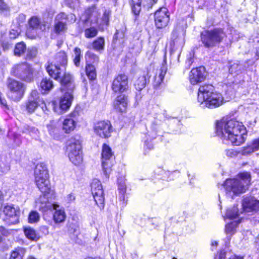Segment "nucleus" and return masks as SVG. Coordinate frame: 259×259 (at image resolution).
<instances>
[{
	"mask_svg": "<svg viewBox=\"0 0 259 259\" xmlns=\"http://www.w3.org/2000/svg\"><path fill=\"white\" fill-rule=\"evenodd\" d=\"M216 134L225 144L230 142L235 146L243 143L246 138L245 127L241 122L234 119H222L216 124Z\"/></svg>",
	"mask_w": 259,
	"mask_h": 259,
	"instance_id": "nucleus-1",
	"label": "nucleus"
},
{
	"mask_svg": "<svg viewBox=\"0 0 259 259\" xmlns=\"http://www.w3.org/2000/svg\"><path fill=\"white\" fill-rule=\"evenodd\" d=\"M250 180V175L247 172L239 174L236 179H227L224 183L227 195L232 197V194L244 193L248 189Z\"/></svg>",
	"mask_w": 259,
	"mask_h": 259,
	"instance_id": "nucleus-2",
	"label": "nucleus"
},
{
	"mask_svg": "<svg viewBox=\"0 0 259 259\" xmlns=\"http://www.w3.org/2000/svg\"><path fill=\"white\" fill-rule=\"evenodd\" d=\"M87 19L93 24H96L99 29L103 31L109 25V19L111 11L109 9H105L101 15L95 6L89 8L85 11Z\"/></svg>",
	"mask_w": 259,
	"mask_h": 259,
	"instance_id": "nucleus-3",
	"label": "nucleus"
},
{
	"mask_svg": "<svg viewBox=\"0 0 259 259\" xmlns=\"http://www.w3.org/2000/svg\"><path fill=\"white\" fill-rule=\"evenodd\" d=\"M67 56L64 52L58 53L55 57L54 62L48 63L46 70L49 74L54 79L58 80L60 78L62 72L65 70L67 64Z\"/></svg>",
	"mask_w": 259,
	"mask_h": 259,
	"instance_id": "nucleus-4",
	"label": "nucleus"
},
{
	"mask_svg": "<svg viewBox=\"0 0 259 259\" xmlns=\"http://www.w3.org/2000/svg\"><path fill=\"white\" fill-rule=\"evenodd\" d=\"M35 184L41 193H47L51 189L49 180V174L46 165L44 163L37 164L34 170Z\"/></svg>",
	"mask_w": 259,
	"mask_h": 259,
	"instance_id": "nucleus-5",
	"label": "nucleus"
},
{
	"mask_svg": "<svg viewBox=\"0 0 259 259\" xmlns=\"http://www.w3.org/2000/svg\"><path fill=\"white\" fill-rule=\"evenodd\" d=\"M66 152L71 162L80 164L83 160L80 142L76 137H71L67 142Z\"/></svg>",
	"mask_w": 259,
	"mask_h": 259,
	"instance_id": "nucleus-6",
	"label": "nucleus"
},
{
	"mask_svg": "<svg viewBox=\"0 0 259 259\" xmlns=\"http://www.w3.org/2000/svg\"><path fill=\"white\" fill-rule=\"evenodd\" d=\"M226 37V33L221 28L205 30L201 33L202 42L206 48L214 47L222 42Z\"/></svg>",
	"mask_w": 259,
	"mask_h": 259,
	"instance_id": "nucleus-7",
	"label": "nucleus"
},
{
	"mask_svg": "<svg viewBox=\"0 0 259 259\" xmlns=\"http://www.w3.org/2000/svg\"><path fill=\"white\" fill-rule=\"evenodd\" d=\"M11 73L24 81L30 82L33 79V71L31 66L27 63H23L14 66Z\"/></svg>",
	"mask_w": 259,
	"mask_h": 259,
	"instance_id": "nucleus-8",
	"label": "nucleus"
},
{
	"mask_svg": "<svg viewBox=\"0 0 259 259\" xmlns=\"http://www.w3.org/2000/svg\"><path fill=\"white\" fill-rule=\"evenodd\" d=\"M113 153L111 148L107 144L102 146V165L103 172L107 178L111 170L113 164Z\"/></svg>",
	"mask_w": 259,
	"mask_h": 259,
	"instance_id": "nucleus-9",
	"label": "nucleus"
},
{
	"mask_svg": "<svg viewBox=\"0 0 259 259\" xmlns=\"http://www.w3.org/2000/svg\"><path fill=\"white\" fill-rule=\"evenodd\" d=\"M7 84L10 91L9 98L14 101H19L22 98L25 91L23 84L10 78L8 79Z\"/></svg>",
	"mask_w": 259,
	"mask_h": 259,
	"instance_id": "nucleus-10",
	"label": "nucleus"
},
{
	"mask_svg": "<svg viewBox=\"0 0 259 259\" xmlns=\"http://www.w3.org/2000/svg\"><path fill=\"white\" fill-rule=\"evenodd\" d=\"M73 99L72 93L65 92V94L60 99L59 108L57 107V103L56 101L52 102L54 111L58 114H62L70 107Z\"/></svg>",
	"mask_w": 259,
	"mask_h": 259,
	"instance_id": "nucleus-11",
	"label": "nucleus"
},
{
	"mask_svg": "<svg viewBox=\"0 0 259 259\" xmlns=\"http://www.w3.org/2000/svg\"><path fill=\"white\" fill-rule=\"evenodd\" d=\"M91 191L97 205L101 209L104 207V197L101 182L97 179L93 181L91 184Z\"/></svg>",
	"mask_w": 259,
	"mask_h": 259,
	"instance_id": "nucleus-12",
	"label": "nucleus"
},
{
	"mask_svg": "<svg viewBox=\"0 0 259 259\" xmlns=\"http://www.w3.org/2000/svg\"><path fill=\"white\" fill-rule=\"evenodd\" d=\"M94 130L95 134L102 138H108L111 136L112 127L109 121L102 120L95 123Z\"/></svg>",
	"mask_w": 259,
	"mask_h": 259,
	"instance_id": "nucleus-13",
	"label": "nucleus"
},
{
	"mask_svg": "<svg viewBox=\"0 0 259 259\" xmlns=\"http://www.w3.org/2000/svg\"><path fill=\"white\" fill-rule=\"evenodd\" d=\"M57 80L61 83L60 90L63 92H69L73 93L75 89V84L73 76L69 73H66L65 70L62 72L60 78Z\"/></svg>",
	"mask_w": 259,
	"mask_h": 259,
	"instance_id": "nucleus-14",
	"label": "nucleus"
},
{
	"mask_svg": "<svg viewBox=\"0 0 259 259\" xmlns=\"http://www.w3.org/2000/svg\"><path fill=\"white\" fill-rule=\"evenodd\" d=\"M155 25L158 28H162L167 26L169 18L168 11L165 7L160 8L154 15Z\"/></svg>",
	"mask_w": 259,
	"mask_h": 259,
	"instance_id": "nucleus-15",
	"label": "nucleus"
},
{
	"mask_svg": "<svg viewBox=\"0 0 259 259\" xmlns=\"http://www.w3.org/2000/svg\"><path fill=\"white\" fill-rule=\"evenodd\" d=\"M128 78L125 74H119L114 78L112 89L115 93H123L128 89Z\"/></svg>",
	"mask_w": 259,
	"mask_h": 259,
	"instance_id": "nucleus-16",
	"label": "nucleus"
},
{
	"mask_svg": "<svg viewBox=\"0 0 259 259\" xmlns=\"http://www.w3.org/2000/svg\"><path fill=\"white\" fill-rule=\"evenodd\" d=\"M217 92L215 91L214 87L209 84H204L199 87L198 92V102L200 105L203 103L213 94Z\"/></svg>",
	"mask_w": 259,
	"mask_h": 259,
	"instance_id": "nucleus-17",
	"label": "nucleus"
},
{
	"mask_svg": "<svg viewBox=\"0 0 259 259\" xmlns=\"http://www.w3.org/2000/svg\"><path fill=\"white\" fill-rule=\"evenodd\" d=\"M206 76L205 69L203 66H200L191 70L189 74L190 83L195 85L204 80Z\"/></svg>",
	"mask_w": 259,
	"mask_h": 259,
	"instance_id": "nucleus-18",
	"label": "nucleus"
},
{
	"mask_svg": "<svg viewBox=\"0 0 259 259\" xmlns=\"http://www.w3.org/2000/svg\"><path fill=\"white\" fill-rule=\"evenodd\" d=\"M3 213L11 224H16L19 222V209L13 205H7L3 209Z\"/></svg>",
	"mask_w": 259,
	"mask_h": 259,
	"instance_id": "nucleus-19",
	"label": "nucleus"
},
{
	"mask_svg": "<svg viewBox=\"0 0 259 259\" xmlns=\"http://www.w3.org/2000/svg\"><path fill=\"white\" fill-rule=\"evenodd\" d=\"M242 209L246 212L256 211L259 210V200L253 197H244L242 203Z\"/></svg>",
	"mask_w": 259,
	"mask_h": 259,
	"instance_id": "nucleus-20",
	"label": "nucleus"
},
{
	"mask_svg": "<svg viewBox=\"0 0 259 259\" xmlns=\"http://www.w3.org/2000/svg\"><path fill=\"white\" fill-rule=\"evenodd\" d=\"M51 189L47 193H42L40 197L36 200V206L42 211H47L52 208L55 204H52L49 202V195L51 192Z\"/></svg>",
	"mask_w": 259,
	"mask_h": 259,
	"instance_id": "nucleus-21",
	"label": "nucleus"
},
{
	"mask_svg": "<svg viewBox=\"0 0 259 259\" xmlns=\"http://www.w3.org/2000/svg\"><path fill=\"white\" fill-rule=\"evenodd\" d=\"M68 17L64 13L58 14L55 20L54 29L56 33L65 32L67 29L66 23Z\"/></svg>",
	"mask_w": 259,
	"mask_h": 259,
	"instance_id": "nucleus-22",
	"label": "nucleus"
},
{
	"mask_svg": "<svg viewBox=\"0 0 259 259\" xmlns=\"http://www.w3.org/2000/svg\"><path fill=\"white\" fill-rule=\"evenodd\" d=\"M224 103V98L222 95L217 92L215 94H212L211 97L209 98L202 105V107H206L210 109L217 108Z\"/></svg>",
	"mask_w": 259,
	"mask_h": 259,
	"instance_id": "nucleus-23",
	"label": "nucleus"
},
{
	"mask_svg": "<svg viewBox=\"0 0 259 259\" xmlns=\"http://www.w3.org/2000/svg\"><path fill=\"white\" fill-rule=\"evenodd\" d=\"M128 104V100L126 96L121 94L117 97L114 102L113 106L114 109L119 112H124L126 111Z\"/></svg>",
	"mask_w": 259,
	"mask_h": 259,
	"instance_id": "nucleus-24",
	"label": "nucleus"
},
{
	"mask_svg": "<svg viewBox=\"0 0 259 259\" xmlns=\"http://www.w3.org/2000/svg\"><path fill=\"white\" fill-rule=\"evenodd\" d=\"M167 71V68L165 65H162L160 69H157L153 76V87L157 88L162 83L164 76Z\"/></svg>",
	"mask_w": 259,
	"mask_h": 259,
	"instance_id": "nucleus-25",
	"label": "nucleus"
},
{
	"mask_svg": "<svg viewBox=\"0 0 259 259\" xmlns=\"http://www.w3.org/2000/svg\"><path fill=\"white\" fill-rule=\"evenodd\" d=\"M55 212L53 214V219L56 223H61L65 221L66 214L64 209L57 204H55L52 207Z\"/></svg>",
	"mask_w": 259,
	"mask_h": 259,
	"instance_id": "nucleus-26",
	"label": "nucleus"
},
{
	"mask_svg": "<svg viewBox=\"0 0 259 259\" xmlns=\"http://www.w3.org/2000/svg\"><path fill=\"white\" fill-rule=\"evenodd\" d=\"M77 113L74 112L70 114L69 117L66 118L63 123V129L67 133H69L73 131L75 127V121L71 117H75Z\"/></svg>",
	"mask_w": 259,
	"mask_h": 259,
	"instance_id": "nucleus-27",
	"label": "nucleus"
},
{
	"mask_svg": "<svg viewBox=\"0 0 259 259\" xmlns=\"http://www.w3.org/2000/svg\"><path fill=\"white\" fill-rule=\"evenodd\" d=\"M40 88L43 93H46L51 90H52L54 87L53 81L49 78L47 77L44 78L40 83Z\"/></svg>",
	"mask_w": 259,
	"mask_h": 259,
	"instance_id": "nucleus-28",
	"label": "nucleus"
},
{
	"mask_svg": "<svg viewBox=\"0 0 259 259\" xmlns=\"http://www.w3.org/2000/svg\"><path fill=\"white\" fill-rule=\"evenodd\" d=\"M229 72L231 74H239L241 72L243 69V65L238 61L231 62L229 63Z\"/></svg>",
	"mask_w": 259,
	"mask_h": 259,
	"instance_id": "nucleus-29",
	"label": "nucleus"
},
{
	"mask_svg": "<svg viewBox=\"0 0 259 259\" xmlns=\"http://www.w3.org/2000/svg\"><path fill=\"white\" fill-rule=\"evenodd\" d=\"M24 233L26 237L31 240L36 241L39 238V235L36 233L35 231L30 227L25 228Z\"/></svg>",
	"mask_w": 259,
	"mask_h": 259,
	"instance_id": "nucleus-30",
	"label": "nucleus"
},
{
	"mask_svg": "<svg viewBox=\"0 0 259 259\" xmlns=\"http://www.w3.org/2000/svg\"><path fill=\"white\" fill-rule=\"evenodd\" d=\"M105 40L103 37H99L95 40L92 44L93 48L97 51H100L104 49Z\"/></svg>",
	"mask_w": 259,
	"mask_h": 259,
	"instance_id": "nucleus-31",
	"label": "nucleus"
},
{
	"mask_svg": "<svg viewBox=\"0 0 259 259\" xmlns=\"http://www.w3.org/2000/svg\"><path fill=\"white\" fill-rule=\"evenodd\" d=\"M237 224L236 222H232L226 226L225 231L227 234V239L229 241L231 239V236L235 232Z\"/></svg>",
	"mask_w": 259,
	"mask_h": 259,
	"instance_id": "nucleus-32",
	"label": "nucleus"
},
{
	"mask_svg": "<svg viewBox=\"0 0 259 259\" xmlns=\"http://www.w3.org/2000/svg\"><path fill=\"white\" fill-rule=\"evenodd\" d=\"M85 70L87 75L90 80H94L96 78V72L94 65L87 64Z\"/></svg>",
	"mask_w": 259,
	"mask_h": 259,
	"instance_id": "nucleus-33",
	"label": "nucleus"
},
{
	"mask_svg": "<svg viewBox=\"0 0 259 259\" xmlns=\"http://www.w3.org/2000/svg\"><path fill=\"white\" fill-rule=\"evenodd\" d=\"M26 49V45L23 42L17 43L14 49V55L17 56H21L24 54Z\"/></svg>",
	"mask_w": 259,
	"mask_h": 259,
	"instance_id": "nucleus-34",
	"label": "nucleus"
},
{
	"mask_svg": "<svg viewBox=\"0 0 259 259\" xmlns=\"http://www.w3.org/2000/svg\"><path fill=\"white\" fill-rule=\"evenodd\" d=\"M25 252L24 248L19 247L11 253L10 259H22Z\"/></svg>",
	"mask_w": 259,
	"mask_h": 259,
	"instance_id": "nucleus-35",
	"label": "nucleus"
},
{
	"mask_svg": "<svg viewBox=\"0 0 259 259\" xmlns=\"http://www.w3.org/2000/svg\"><path fill=\"white\" fill-rule=\"evenodd\" d=\"M40 102L28 100L26 103V108L28 112H33L39 105Z\"/></svg>",
	"mask_w": 259,
	"mask_h": 259,
	"instance_id": "nucleus-36",
	"label": "nucleus"
},
{
	"mask_svg": "<svg viewBox=\"0 0 259 259\" xmlns=\"http://www.w3.org/2000/svg\"><path fill=\"white\" fill-rule=\"evenodd\" d=\"M238 215L239 211L238 208L235 206L232 208L228 209L226 212V216L231 219H235Z\"/></svg>",
	"mask_w": 259,
	"mask_h": 259,
	"instance_id": "nucleus-37",
	"label": "nucleus"
},
{
	"mask_svg": "<svg viewBox=\"0 0 259 259\" xmlns=\"http://www.w3.org/2000/svg\"><path fill=\"white\" fill-rule=\"evenodd\" d=\"M74 54L73 62L75 65L78 67L79 66L80 58L81 57V50L78 48H75L74 50Z\"/></svg>",
	"mask_w": 259,
	"mask_h": 259,
	"instance_id": "nucleus-38",
	"label": "nucleus"
},
{
	"mask_svg": "<svg viewBox=\"0 0 259 259\" xmlns=\"http://www.w3.org/2000/svg\"><path fill=\"white\" fill-rule=\"evenodd\" d=\"M85 58L87 62H90L91 63H95L98 62L99 61L98 57L90 51H88L86 53L85 55Z\"/></svg>",
	"mask_w": 259,
	"mask_h": 259,
	"instance_id": "nucleus-39",
	"label": "nucleus"
},
{
	"mask_svg": "<svg viewBox=\"0 0 259 259\" xmlns=\"http://www.w3.org/2000/svg\"><path fill=\"white\" fill-rule=\"evenodd\" d=\"M97 29L93 27L85 29L84 30V35L87 38L94 37L97 35Z\"/></svg>",
	"mask_w": 259,
	"mask_h": 259,
	"instance_id": "nucleus-40",
	"label": "nucleus"
},
{
	"mask_svg": "<svg viewBox=\"0 0 259 259\" xmlns=\"http://www.w3.org/2000/svg\"><path fill=\"white\" fill-rule=\"evenodd\" d=\"M146 78L143 76L139 78L136 82L135 85L137 90L141 91L145 87Z\"/></svg>",
	"mask_w": 259,
	"mask_h": 259,
	"instance_id": "nucleus-41",
	"label": "nucleus"
},
{
	"mask_svg": "<svg viewBox=\"0 0 259 259\" xmlns=\"http://www.w3.org/2000/svg\"><path fill=\"white\" fill-rule=\"evenodd\" d=\"M40 219L39 213L36 211H32L30 212L28 217V222L30 223H35L37 222Z\"/></svg>",
	"mask_w": 259,
	"mask_h": 259,
	"instance_id": "nucleus-42",
	"label": "nucleus"
},
{
	"mask_svg": "<svg viewBox=\"0 0 259 259\" xmlns=\"http://www.w3.org/2000/svg\"><path fill=\"white\" fill-rule=\"evenodd\" d=\"M47 128L51 136H54L56 134H57L58 130L55 121H51L50 123L47 125Z\"/></svg>",
	"mask_w": 259,
	"mask_h": 259,
	"instance_id": "nucleus-43",
	"label": "nucleus"
},
{
	"mask_svg": "<svg viewBox=\"0 0 259 259\" xmlns=\"http://www.w3.org/2000/svg\"><path fill=\"white\" fill-rule=\"evenodd\" d=\"M21 29L19 27H17L16 29L12 28L9 32V37L10 39L16 38L20 33Z\"/></svg>",
	"mask_w": 259,
	"mask_h": 259,
	"instance_id": "nucleus-44",
	"label": "nucleus"
},
{
	"mask_svg": "<svg viewBox=\"0 0 259 259\" xmlns=\"http://www.w3.org/2000/svg\"><path fill=\"white\" fill-rule=\"evenodd\" d=\"M28 100L37 101L40 103L42 99L39 98L38 92L36 90H33L31 92Z\"/></svg>",
	"mask_w": 259,
	"mask_h": 259,
	"instance_id": "nucleus-45",
	"label": "nucleus"
},
{
	"mask_svg": "<svg viewBox=\"0 0 259 259\" xmlns=\"http://www.w3.org/2000/svg\"><path fill=\"white\" fill-rule=\"evenodd\" d=\"M29 23L31 27L33 28H36L39 26L40 24V21L37 17H33L29 20Z\"/></svg>",
	"mask_w": 259,
	"mask_h": 259,
	"instance_id": "nucleus-46",
	"label": "nucleus"
},
{
	"mask_svg": "<svg viewBox=\"0 0 259 259\" xmlns=\"http://www.w3.org/2000/svg\"><path fill=\"white\" fill-rule=\"evenodd\" d=\"M133 2V5L132 6V10L133 13L136 15H137L139 14L140 10H141V6L140 4L139 3H137V4H135V2L134 0H132Z\"/></svg>",
	"mask_w": 259,
	"mask_h": 259,
	"instance_id": "nucleus-47",
	"label": "nucleus"
},
{
	"mask_svg": "<svg viewBox=\"0 0 259 259\" xmlns=\"http://www.w3.org/2000/svg\"><path fill=\"white\" fill-rule=\"evenodd\" d=\"M254 152L253 149L250 146H248L244 147L241 151V153L243 155H247L251 153Z\"/></svg>",
	"mask_w": 259,
	"mask_h": 259,
	"instance_id": "nucleus-48",
	"label": "nucleus"
},
{
	"mask_svg": "<svg viewBox=\"0 0 259 259\" xmlns=\"http://www.w3.org/2000/svg\"><path fill=\"white\" fill-rule=\"evenodd\" d=\"M75 200V195L73 193H71L68 194L65 200L67 203H71L73 202Z\"/></svg>",
	"mask_w": 259,
	"mask_h": 259,
	"instance_id": "nucleus-49",
	"label": "nucleus"
},
{
	"mask_svg": "<svg viewBox=\"0 0 259 259\" xmlns=\"http://www.w3.org/2000/svg\"><path fill=\"white\" fill-rule=\"evenodd\" d=\"M225 152L226 155L229 157H235L238 154L237 151L233 149L226 150Z\"/></svg>",
	"mask_w": 259,
	"mask_h": 259,
	"instance_id": "nucleus-50",
	"label": "nucleus"
},
{
	"mask_svg": "<svg viewBox=\"0 0 259 259\" xmlns=\"http://www.w3.org/2000/svg\"><path fill=\"white\" fill-rule=\"evenodd\" d=\"M154 172L159 176V175H162L163 174H165L166 175L167 173H168L169 172H166L165 171H164L163 168L162 167H157L155 170H154Z\"/></svg>",
	"mask_w": 259,
	"mask_h": 259,
	"instance_id": "nucleus-51",
	"label": "nucleus"
},
{
	"mask_svg": "<svg viewBox=\"0 0 259 259\" xmlns=\"http://www.w3.org/2000/svg\"><path fill=\"white\" fill-rule=\"evenodd\" d=\"M250 146L254 151H257L259 149V140L256 139L254 140Z\"/></svg>",
	"mask_w": 259,
	"mask_h": 259,
	"instance_id": "nucleus-52",
	"label": "nucleus"
},
{
	"mask_svg": "<svg viewBox=\"0 0 259 259\" xmlns=\"http://www.w3.org/2000/svg\"><path fill=\"white\" fill-rule=\"evenodd\" d=\"M36 56V51L34 50H28V53L27 54V59H31L34 57Z\"/></svg>",
	"mask_w": 259,
	"mask_h": 259,
	"instance_id": "nucleus-53",
	"label": "nucleus"
},
{
	"mask_svg": "<svg viewBox=\"0 0 259 259\" xmlns=\"http://www.w3.org/2000/svg\"><path fill=\"white\" fill-rule=\"evenodd\" d=\"M226 258V252L224 250H221L219 254L216 255L214 259H225Z\"/></svg>",
	"mask_w": 259,
	"mask_h": 259,
	"instance_id": "nucleus-54",
	"label": "nucleus"
},
{
	"mask_svg": "<svg viewBox=\"0 0 259 259\" xmlns=\"http://www.w3.org/2000/svg\"><path fill=\"white\" fill-rule=\"evenodd\" d=\"M40 231L45 235H48L49 233V228L47 226H42L40 227Z\"/></svg>",
	"mask_w": 259,
	"mask_h": 259,
	"instance_id": "nucleus-55",
	"label": "nucleus"
},
{
	"mask_svg": "<svg viewBox=\"0 0 259 259\" xmlns=\"http://www.w3.org/2000/svg\"><path fill=\"white\" fill-rule=\"evenodd\" d=\"M0 9L5 11L8 9V6L4 3L3 0H0Z\"/></svg>",
	"mask_w": 259,
	"mask_h": 259,
	"instance_id": "nucleus-56",
	"label": "nucleus"
},
{
	"mask_svg": "<svg viewBox=\"0 0 259 259\" xmlns=\"http://www.w3.org/2000/svg\"><path fill=\"white\" fill-rule=\"evenodd\" d=\"M157 0H147V3L148 2V7L149 8H152L153 4H155L156 3Z\"/></svg>",
	"mask_w": 259,
	"mask_h": 259,
	"instance_id": "nucleus-57",
	"label": "nucleus"
},
{
	"mask_svg": "<svg viewBox=\"0 0 259 259\" xmlns=\"http://www.w3.org/2000/svg\"><path fill=\"white\" fill-rule=\"evenodd\" d=\"M40 103H41L42 104V106H41L42 110L44 112H46V111H48V109L44 101L42 99L40 101Z\"/></svg>",
	"mask_w": 259,
	"mask_h": 259,
	"instance_id": "nucleus-58",
	"label": "nucleus"
},
{
	"mask_svg": "<svg viewBox=\"0 0 259 259\" xmlns=\"http://www.w3.org/2000/svg\"><path fill=\"white\" fill-rule=\"evenodd\" d=\"M10 169V166L9 165H6L5 167L4 168H1V169L0 170L2 172H7L8 171H9Z\"/></svg>",
	"mask_w": 259,
	"mask_h": 259,
	"instance_id": "nucleus-59",
	"label": "nucleus"
},
{
	"mask_svg": "<svg viewBox=\"0 0 259 259\" xmlns=\"http://www.w3.org/2000/svg\"><path fill=\"white\" fill-rule=\"evenodd\" d=\"M229 259H244L243 256H237L235 254L232 255Z\"/></svg>",
	"mask_w": 259,
	"mask_h": 259,
	"instance_id": "nucleus-60",
	"label": "nucleus"
},
{
	"mask_svg": "<svg viewBox=\"0 0 259 259\" xmlns=\"http://www.w3.org/2000/svg\"><path fill=\"white\" fill-rule=\"evenodd\" d=\"M11 46L8 42H3L2 46L4 50H7L9 48V47Z\"/></svg>",
	"mask_w": 259,
	"mask_h": 259,
	"instance_id": "nucleus-61",
	"label": "nucleus"
},
{
	"mask_svg": "<svg viewBox=\"0 0 259 259\" xmlns=\"http://www.w3.org/2000/svg\"><path fill=\"white\" fill-rule=\"evenodd\" d=\"M0 232L2 233L3 235H5L6 233V230L5 228L3 226H0Z\"/></svg>",
	"mask_w": 259,
	"mask_h": 259,
	"instance_id": "nucleus-62",
	"label": "nucleus"
},
{
	"mask_svg": "<svg viewBox=\"0 0 259 259\" xmlns=\"http://www.w3.org/2000/svg\"><path fill=\"white\" fill-rule=\"evenodd\" d=\"M119 189L122 191L123 193H124L125 192V189L124 186H123V185L120 186L119 187Z\"/></svg>",
	"mask_w": 259,
	"mask_h": 259,
	"instance_id": "nucleus-63",
	"label": "nucleus"
},
{
	"mask_svg": "<svg viewBox=\"0 0 259 259\" xmlns=\"http://www.w3.org/2000/svg\"><path fill=\"white\" fill-rule=\"evenodd\" d=\"M70 18H71V20L72 21H75V16L74 15H72V14H70L68 16Z\"/></svg>",
	"mask_w": 259,
	"mask_h": 259,
	"instance_id": "nucleus-64",
	"label": "nucleus"
}]
</instances>
